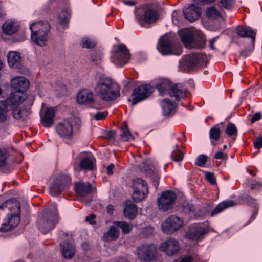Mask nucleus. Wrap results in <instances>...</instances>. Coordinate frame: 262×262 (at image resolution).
<instances>
[{"instance_id": "1", "label": "nucleus", "mask_w": 262, "mask_h": 262, "mask_svg": "<svg viewBox=\"0 0 262 262\" xmlns=\"http://www.w3.org/2000/svg\"><path fill=\"white\" fill-rule=\"evenodd\" d=\"M95 95L104 101H114L120 96V87L108 77L96 76L92 82Z\"/></svg>"}, {"instance_id": "2", "label": "nucleus", "mask_w": 262, "mask_h": 262, "mask_svg": "<svg viewBox=\"0 0 262 262\" xmlns=\"http://www.w3.org/2000/svg\"><path fill=\"white\" fill-rule=\"evenodd\" d=\"M135 13L137 21L143 27L146 24L156 23L159 17L157 6L154 3L140 6L136 10Z\"/></svg>"}, {"instance_id": "3", "label": "nucleus", "mask_w": 262, "mask_h": 262, "mask_svg": "<svg viewBox=\"0 0 262 262\" xmlns=\"http://www.w3.org/2000/svg\"><path fill=\"white\" fill-rule=\"evenodd\" d=\"M59 221L57 206L52 204L43 213V217L38 222V228L41 233L46 234L53 230Z\"/></svg>"}, {"instance_id": "4", "label": "nucleus", "mask_w": 262, "mask_h": 262, "mask_svg": "<svg viewBox=\"0 0 262 262\" xmlns=\"http://www.w3.org/2000/svg\"><path fill=\"white\" fill-rule=\"evenodd\" d=\"M31 31V39L36 45L44 46L46 45L50 25L47 22L38 21L30 25Z\"/></svg>"}, {"instance_id": "5", "label": "nucleus", "mask_w": 262, "mask_h": 262, "mask_svg": "<svg viewBox=\"0 0 262 262\" xmlns=\"http://www.w3.org/2000/svg\"><path fill=\"white\" fill-rule=\"evenodd\" d=\"M206 55L201 53H192L185 56L180 62V66L186 71H190L198 66L206 64Z\"/></svg>"}, {"instance_id": "6", "label": "nucleus", "mask_w": 262, "mask_h": 262, "mask_svg": "<svg viewBox=\"0 0 262 262\" xmlns=\"http://www.w3.org/2000/svg\"><path fill=\"white\" fill-rule=\"evenodd\" d=\"M156 87L161 95L168 93L171 97H174L177 101L185 97L186 91L180 84L171 86L168 81L164 80L157 84Z\"/></svg>"}, {"instance_id": "7", "label": "nucleus", "mask_w": 262, "mask_h": 262, "mask_svg": "<svg viewBox=\"0 0 262 262\" xmlns=\"http://www.w3.org/2000/svg\"><path fill=\"white\" fill-rule=\"evenodd\" d=\"M133 192L132 196L136 202L144 200L149 193V188L146 181L141 178H136L133 182Z\"/></svg>"}, {"instance_id": "8", "label": "nucleus", "mask_w": 262, "mask_h": 262, "mask_svg": "<svg viewBox=\"0 0 262 262\" xmlns=\"http://www.w3.org/2000/svg\"><path fill=\"white\" fill-rule=\"evenodd\" d=\"M159 52L164 56L169 55H180L182 52V47L180 44L172 46L170 41L166 37H161L157 45Z\"/></svg>"}, {"instance_id": "9", "label": "nucleus", "mask_w": 262, "mask_h": 262, "mask_svg": "<svg viewBox=\"0 0 262 262\" xmlns=\"http://www.w3.org/2000/svg\"><path fill=\"white\" fill-rule=\"evenodd\" d=\"M129 58V51L126 45L120 44L112 53L111 60L116 66L122 67L128 62Z\"/></svg>"}, {"instance_id": "10", "label": "nucleus", "mask_w": 262, "mask_h": 262, "mask_svg": "<svg viewBox=\"0 0 262 262\" xmlns=\"http://www.w3.org/2000/svg\"><path fill=\"white\" fill-rule=\"evenodd\" d=\"M138 259L142 261L150 262L156 258L157 249L154 244H142L137 248Z\"/></svg>"}, {"instance_id": "11", "label": "nucleus", "mask_w": 262, "mask_h": 262, "mask_svg": "<svg viewBox=\"0 0 262 262\" xmlns=\"http://www.w3.org/2000/svg\"><path fill=\"white\" fill-rule=\"evenodd\" d=\"M70 178L67 175H61L54 181L50 187V194L56 196L64 190L68 189L70 185Z\"/></svg>"}, {"instance_id": "12", "label": "nucleus", "mask_w": 262, "mask_h": 262, "mask_svg": "<svg viewBox=\"0 0 262 262\" xmlns=\"http://www.w3.org/2000/svg\"><path fill=\"white\" fill-rule=\"evenodd\" d=\"M177 198L174 192L166 190L161 193L158 200V206L160 210L166 211L173 208Z\"/></svg>"}, {"instance_id": "13", "label": "nucleus", "mask_w": 262, "mask_h": 262, "mask_svg": "<svg viewBox=\"0 0 262 262\" xmlns=\"http://www.w3.org/2000/svg\"><path fill=\"white\" fill-rule=\"evenodd\" d=\"M16 208V212L8 216L7 219L4 220L0 228V231L7 232L16 227L20 220V205L19 203L15 205Z\"/></svg>"}, {"instance_id": "14", "label": "nucleus", "mask_w": 262, "mask_h": 262, "mask_svg": "<svg viewBox=\"0 0 262 262\" xmlns=\"http://www.w3.org/2000/svg\"><path fill=\"white\" fill-rule=\"evenodd\" d=\"M183 220L176 215H170L162 224L164 233L172 234L179 230L183 225Z\"/></svg>"}, {"instance_id": "15", "label": "nucleus", "mask_w": 262, "mask_h": 262, "mask_svg": "<svg viewBox=\"0 0 262 262\" xmlns=\"http://www.w3.org/2000/svg\"><path fill=\"white\" fill-rule=\"evenodd\" d=\"M155 88L149 84H143L138 86L133 91V105L146 99L154 91Z\"/></svg>"}, {"instance_id": "16", "label": "nucleus", "mask_w": 262, "mask_h": 262, "mask_svg": "<svg viewBox=\"0 0 262 262\" xmlns=\"http://www.w3.org/2000/svg\"><path fill=\"white\" fill-rule=\"evenodd\" d=\"M159 249L167 256H172L179 252L180 244L176 238H170L162 243L159 246Z\"/></svg>"}, {"instance_id": "17", "label": "nucleus", "mask_w": 262, "mask_h": 262, "mask_svg": "<svg viewBox=\"0 0 262 262\" xmlns=\"http://www.w3.org/2000/svg\"><path fill=\"white\" fill-rule=\"evenodd\" d=\"M208 229L202 223L194 224L191 230L186 234V237L191 240L198 241L204 237Z\"/></svg>"}, {"instance_id": "18", "label": "nucleus", "mask_w": 262, "mask_h": 262, "mask_svg": "<svg viewBox=\"0 0 262 262\" xmlns=\"http://www.w3.org/2000/svg\"><path fill=\"white\" fill-rule=\"evenodd\" d=\"M26 99V96L24 93L12 92L9 97L5 100L2 101L8 107L11 108L19 107L20 104Z\"/></svg>"}, {"instance_id": "19", "label": "nucleus", "mask_w": 262, "mask_h": 262, "mask_svg": "<svg viewBox=\"0 0 262 262\" xmlns=\"http://www.w3.org/2000/svg\"><path fill=\"white\" fill-rule=\"evenodd\" d=\"M29 80L24 76H15L11 79V86L15 92L24 93L29 87Z\"/></svg>"}, {"instance_id": "20", "label": "nucleus", "mask_w": 262, "mask_h": 262, "mask_svg": "<svg viewBox=\"0 0 262 262\" xmlns=\"http://www.w3.org/2000/svg\"><path fill=\"white\" fill-rule=\"evenodd\" d=\"M56 132L61 137L71 139L73 133V125L70 121L64 120L57 125Z\"/></svg>"}, {"instance_id": "21", "label": "nucleus", "mask_w": 262, "mask_h": 262, "mask_svg": "<svg viewBox=\"0 0 262 262\" xmlns=\"http://www.w3.org/2000/svg\"><path fill=\"white\" fill-rule=\"evenodd\" d=\"M183 14L187 20L190 22H193L201 16V9L198 6L192 4L184 9Z\"/></svg>"}, {"instance_id": "22", "label": "nucleus", "mask_w": 262, "mask_h": 262, "mask_svg": "<svg viewBox=\"0 0 262 262\" xmlns=\"http://www.w3.org/2000/svg\"><path fill=\"white\" fill-rule=\"evenodd\" d=\"M236 33L240 37L249 38L251 43L253 46L255 41L256 30L249 26H239L236 28Z\"/></svg>"}, {"instance_id": "23", "label": "nucleus", "mask_w": 262, "mask_h": 262, "mask_svg": "<svg viewBox=\"0 0 262 262\" xmlns=\"http://www.w3.org/2000/svg\"><path fill=\"white\" fill-rule=\"evenodd\" d=\"M77 100L80 104H92L95 102L92 92L86 89L80 91L77 95Z\"/></svg>"}, {"instance_id": "24", "label": "nucleus", "mask_w": 262, "mask_h": 262, "mask_svg": "<svg viewBox=\"0 0 262 262\" xmlns=\"http://www.w3.org/2000/svg\"><path fill=\"white\" fill-rule=\"evenodd\" d=\"M55 111L53 107L48 108L44 115L41 117V123L45 127H51L54 123Z\"/></svg>"}, {"instance_id": "25", "label": "nucleus", "mask_w": 262, "mask_h": 262, "mask_svg": "<svg viewBox=\"0 0 262 262\" xmlns=\"http://www.w3.org/2000/svg\"><path fill=\"white\" fill-rule=\"evenodd\" d=\"M8 63L11 68L17 69L21 64V57L19 53L10 51L7 55Z\"/></svg>"}, {"instance_id": "26", "label": "nucleus", "mask_w": 262, "mask_h": 262, "mask_svg": "<svg viewBox=\"0 0 262 262\" xmlns=\"http://www.w3.org/2000/svg\"><path fill=\"white\" fill-rule=\"evenodd\" d=\"M123 212L126 218L133 220L138 213L137 206L131 201L128 200L125 203Z\"/></svg>"}, {"instance_id": "27", "label": "nucleus", "mask_w": 262, "mask_h": 262, "mask_svg": "<svg viewBox=\"0 0 262 262\" xmlns=\"http://www.w3.org/2000/svg\"><path fill=\"white\" fill-rule=\"evenodd\" d=\"M75 191L79 195L84 197L90 193L92 191V187L90 183L79 182L75 184Z\"/></svg>"}, {"instance_id": "28", "label": "nucleus", "mask_w": 262, "mask_h": 262, "mask_svg": "<svg viewBox=\"0 0 262 262\" xmlns=\"http://www.w3.org/2000/svg\"><path fill=\"white\" fill-rule=\"evenodd\" d=\"M60 247L62 255L67 259L72 258L75 255V247L68 241H64L60 243Z\"/></svg>"}, {"instance_id": "29", "label": "nucleus", "mask_w": 262, "mask_h": 262, "mask_svg": "<svg viewBox=\"0 0 262 262\" xmlns=\"http://www.w3.org/2000/svg\"><path fill=\"white\" fill-rule=\"evenodd\" d=\"M30 108L31 106L24 108L16 107L11 108L13 118L17 120H25L30 114Z\"/></svg>"}, {"instance_id": "30", "label": "nucleus", "mask_w": 262, "mask_h": 262, "mask_svg": "<svg viewBox=\"0 0 262 262\" xmlns=\"http://www.w3.org/2000/svg\"><path fill=\"white\" fill-rule=\"evenodd\" d=\"M235 205L234 201L231 200L224 201L216 205L215 208L210 212V215L212 217H214L219 213L223 212L225 209L233 206Z\"/></svg>"}, {"instance_id": "31", "label": "nucleus", "mask_w": 262, "mask_h": 262, "mask_svg": "<svg viewBox=\"0 0 262 262\" xmlns=\"http://www.w3.org/2000/svg\"><path fill=\"white\" fill-rule=\"evenodd\" d=\"M92 156H85L81 158L79 163L81 170L84 171H92L95 169V165L93 162Z\"/></svg>"}, {"instance_id": "32", "label": "nucleus", "mask_w": 262, "mask_h": 262, "mask_svg": "<svg viewBox=\"0 0 262 262\" xmlns=\"http://www.w3.org/2000/svg\"><path fill=\"white\" fill-rule=\"evenodd\" d=\"M160 105L163 110L164 116H168L171 114L176 107V103H172L169 99H164L161 101Z\"/></svg>"}, {"instance_id": "33", "label": "nucleus", "mask_w": 262, "mask_h": 262, "mask_svg": "<svg viewBox=\"0 0 262 262\" xmlns=\"http://www.w3.org/2000/svg\"><path fill=\"white\" fill-rule=\"evenodd\" d=\"M120 234L118 227L114 224L111 226L107 232L104 235V239L106 241L117 239Z\"/></svg>"}, {"instance_id": "34", "label": "nucleus", "mask_w": 262, "mask_h": 262, "mask_svg": "<svg viewBox=\"0 0 262 262\" xmlns=\"http://www.w3.org/2000/svg\"><path fill=\"white\" fill-rule=\"evenodd\" d=\"M70 17L71 13L70 11L67 9L63 10L59 13L58 17V22L59 25L64 29L69 22Z\"/></svg>"}, {"instance_id": "35", "label": "nucleus", "mask_w": 262, "mask_h": 262, "mask_svg": "<svg viewBox=\"0 0 262 262\" xmlns=\"http://www.w3.org/2000/svg\"><path fill=\"white\" fill-rule=\"evenodd\" d=\"M18 29V26L13 22H5L2 26L3 32L8 35L13 34Z\"/></svg>"}, {"instance_id": "36", "label": "nucleus", "mask_w": 262, "mask_h": 262, "mask_svg": "<svg viewBox=\"0 0 262 262\" xmlns=\"http://www.w3.org/2000/svg\"><path fill=\"white\" fill-rule=\"evenodd\" d=\"M114 224L118 228H120L122 232L124 234H128L133 229L132 225H130L129 223L124 221H115Z\"/></svg>"}, {"instance_id": "37", "label": "nucleus", "mask_w": 262, "mask_h": 262, "mask_svg": "<svg viewBox=\"0 0 262 262\" xmlns=\"http://www.w3.org/2000/svg\"><path fill=\"white\" fill-rule=\"evenodd\" d=\"M221 135V130L219 127L214 126L211 127L209 131V138L211 144L213 146H216V144L213 141H217L219 139Z\"/></svg>"}, {"instance_id": "38", "label": "nucleus", "mask_w": 262, "mask_h": 262, "mask_svg": "<svg viewBox=\"0 0 262 262\" xmlns=\"http://www.w3.org/2000/svg\"><path fill=\"white\" fill-rule=\"evenodd\" d=\"M206 14L208 18L212 20L222 17L221 13L214 7L208 8L206 11Z\"/></svg>"}, {"instance_id": "39", "label": "nucleus", "mask_w": 262, "mask_h": 262, "mask_svg": "<svg viewBox=\"0 0 262 262\" xmlns=\"http://www.w3.org/2000/svg\"><path fill=\"white\" fill-rule=\"evenodd\" d=\"M120 138L124 141H127L134 139V137L132 135L126 124L122 128Z\"/></svg>"}, {"instance_id": "40", "label": "nucleus", "mask_w": 262, "mask_h": 262, "mask_svg": "<svg viewBox=\"0 0 262 262\" xmlns=\"http://www.w3.org/2000/svg\"><path fill=\"white\" fill-rule=\"evenodd\" d=\"M179 145H176L175 149L171 152L170 155L171 159L175 162H180L182 160L184 154L183 153L178 149Z\"/></svg>"}, {"instance_id": "41", "label": "nucleus", "mask_w": 262, "mask_h": 262, "mask_svg": "<svg viewBox=\"0 0 262 262\" xmlns=\"http://www.w3.org/2000/svg\"><path fill=\"white\" fill-rule=\"evenodd\" d=\"M8 107L2 101H0V122H4L8 119L7 112Z\"/></svg>"}, {"instance_id": "42", "label": "nucleus", "mask_w": 262, "mask_h": 262, "mask_svg": "<svg viewBox=\"0 0 262 262\" xmlns=\"http://www.w3.org/2000/svg\"><path fill=\"white\" fill-rule=\"evenodd\" d=\"M225 132L230 136H234L233 137V139L234 140L237 136V129L233 123H229L226 127Z\"/></svg>"}, {"instance_id": "43", "label": "nucleus", "mask_w": 262, "mask_h": 262, "mask_svg": "<svg viewBox=\"0 0 262 262\" xmlns=\"http://www.w3.org/2000/svg\"><path fill=\"white\" fill-rule=\"evenodd\" d=\"M193 35L191 32H185L181 37V41L186 46H189L193 40Z\"/></svg>"}, {"instance_id": "44", "label": "nucleus", "mask_w": 262, "mask_h": 262, "mask_svg": "<svg viewBox=\"0 0 262 262\" xmlns=\"http://www.w3.org/2000/svg\"><path fill=\"white\" fill-rule=\"evenodd\" d=\"M234 5V0H220L219 5L220 8L226 9H231Z\"/></svg>"}, {"instance_id": "45", "label": "nucleus", "mask_w": 262, "mask_h": 262, "mask_svg": "<svg viewBox=\"0 0 262 262\" xmlns=\"http://www.w3.org/2000/svg\"><path fill=\"white\" fill-rule=\"evenodd\" d=\"M8 157V154L6 149H0V168L6 165Z\"/></svg>"}, {"instance_id": "46", "label": "nucleus", "mask_w": 262, "mask_h": 262, "mask_svg": "<svg viewBox=\"0 0 262 262\" xmlns=\"http://www.w3.org/2000/svg\"><path fill=\"white\" fill-rule=\"evenodd\" d=\"M81 45L83 48H92L95 46L96 42L92 39L85 37L81 40Z\"/></svg>"}, {"instance_id": "47", "label": "nucleus", "mask_w": 262, "mask_h": 262, "mask_svg": "<svg viewBox=\"0 0 262 262\" xmlns=\"http://www.w3.org/2000/svg\"><path fill=\"white\" fill-rule=\"evenodd\" d=\"M207 160V156L206 155L203 154L200 155L196 159L195 164L198 166L202 167L206 163Z\"/></svg>"}, {"instance_id": "48", "label": "nucleus", "mask_w": 262, "mask_h": 262, "mask_svg": "<svg viewBox=\"0 0 262 262\" xmlns=\"http://www.w3.org/2000/svg\"><path fill=\"white\" fill-rule=\"evenodd\" d=\"M182 210L185 213H189L194 210V207L192 204L184 203L182 204Z\"/></svg>"}, {"instance_id": "49", "label": "nucleus", "mask_w": 262, "mask_h": 262, "mask_svg": "<svg viewBox=\"0 0 262 262\" xmlns=\"http://www.w3.org/2000/svg\"><path fill=\"white\" fill-rule=\"evenodd\" d=\"M205 177L207 180L211 184L214 185L216 183V179L214 174L211 172H207L205 173Z\"/></svg>"}, {"instance_id": "50", "label": "nucleus", "mask_w": 262, "mask_h": 262, "mask_svg": "<svg viewBox=\"0 0 262 262\" xmlns=\"http://www.w3.org/2000/svg\"><path fill=\"white\" fill-rule=\"evenodd\" d=\"M243 201L247 204L254 205V207L257 206L256 200L251 196L247 195L245 196L243 199Z\"/></svg>"}, {"instance_id": "51", "label": "nucleus", "mask_w": 262, "mask_h": 262, "mask_svg": "<svg viewBox=\"0 0 262 262\" xmlns=\"http://www.w3.org/2000/svg\"><path fill=\"white\" fill-rule=\"evenodd\" d=\"M107 113L105 112L98 111L94 115V118L96 120H101L105 119Z\"/></svg>"}, {"instance_id": "52", "label": "nucleus", "mask_w": 262, "mask_h": 262, "mask_svg": "<svg viewBox=\"0 0 262 262\" xmlns=\"http://www.w3.org/2000/svg\"><path fill=\"white\" fill-rule=\"evenodd\" d=\"M253 145L255 149L262 148V136H259L253 142Z\"/></svg>"}, {"instance_id": "53", "label": "nucleus", "mask_w": 262, "mask_h": 262, "mask_svg": "<svg viewBox=\"0 0 262 262\" xmlns=\"http://www.w3.org/2000/svg\"><path fill=\"white\" fill-rule=\"evenodd\" d=\"M254 48V46H252L251 49H244L243 51L240 52V56L243 57L244 58H246L247 56H249L253 51V49Z\"/></svg>"}, {"instance_id": "54", "label": "nucleus", "mask_w": 262, "mask_h": 262, "mask_svg": "<svg viewBox=\"0 0 262 262\" xmlns=\"http://www.w3.org/2000/svg\"><path fill=\"white\" fill-rule=\"evenodd\" d=\"M262 186V183L259 181H253L251 184V189L252 190H258Z\"/></svg>"}, {"instance_id": "55", "label": "nucleus", "mask_w": 262, "mask_h": 262, "mask_svg": "<svg viewBox=\"0 0 262 262\" xmlns=\"http://www.w3.org/2000/svg\"><path fill=\"white\" fill-rule=\"evenodd\" d=\"M261 117V114L259 112L254 113L251 118V122L253 123L256 121L260 120Z\"/></svg>"}, {"instance_id": "56", "label": "nucleus", "mask_w": 262, "mask_h": 262, "mask_svg": "<svg viewBox=\"0 0 262 262\" xmlns=\"http://www.w3.org/2000/svg\"><path fill=\"white\" fill-rule=\"evenodd\" d=\"M227 155H224L222 151H217L214 156V158L216 159H227Z\"/></svg>"}, {"instance_id": "57", "label": "nucleus", "mask_w": 262, "mask_h": 262, "mask_svg": "<svg viewBox=\"0 0 262 262\" xmlns=\"http://www.w3.org/2000/svg\"><path fill=\"white\" fill-rule=\"evenodd\" d=\"M114 168V164L113 163L110 164L106 168L107 173L108 175H112L113 173V169Z\"/></svg>"}, {"instance_id": "58", "label": "nucleus", "mask_w": 262, "mask_h": 262, "mask_svg": "<svg viewBox=\"0 0 262 262\" xmlns=\"http://www.w3.org/2000/svg\"><path fill=\"white\" fill-rule=\"evenodd\" d=\"M95 218V215H92L91 216H88L85 218V220L88 222H89L91 224H94L96 223V222L94 221V219Z\"/></svg>"}, {"instance_id": "59", "label": "nucleus", "mask_w": 262, "mask_h": 262, "mask_svg": "<svg viewBox=\"0 0 262 262\" xmlns=\"http://www.w3.org/2000/svg\"><path fill=\"white\" fill-rule=\"evenodd\" d=\"M258 207L257 206H254V210L251 216V218H250V221L254 220V219H255V217H256L257 216V212H258Z\"/></svg>"}, {"instance_id": "60", "label": "nucleus", "mask_w": 262, "mask_h": 262, "mask_svg": "<svg viewBox=\"0 0 262 262\" xmlns=\"http://www.w3.org/2000/svg\"><path fill=\"white\" fill-rule=\"evenodd\" d=\"M114 206L111 204H109L106 207V212L107 213L110 214L112 215L114 212Z\"/></svg>"}, {"instance_id": "61", "label": "nucleus", "mask_w": 262, "mask_h": 262, "mask_svg": "<svg viewBox=\"0 0 262 262\" xmlns=\"http://www.w3.org/2000/svg\"><path fill=\"white\" fill-rule=\"evenodd\" d=\"M218 38V36H215L212 38L209 42V47L212 50H215V48L214 47L213 44L216 41V39Z\"/></svg>"}, {"instance_id": "62", "label": "nucleus", "mask_w": 262, "mask_h": 262, "mask_svg": "<svg viewBox=\"0 0 262 262\" xmlns=\"http://www.w3.org/2000/svg\"><path fill=\"white\" fill-rule=\"evenodd\" d=\"M113 262H129L125 258L122 257H119L115 258Z\"/></svg>"}, {"instance_id": "63", "label": "nucleus", "mask_w": 262, "mask_h": 262, "mask_svg": "<svg viewBox=\"0 0 262 262\" xmlns=\"http://www.w3.org/2000/svg\"><path fill=\"white\" fill-rule=\"evenodd\" d=\"M180 262H192V257L191 256L183 257Z\"/></svg>"}, {"instance_id": "64", "label": "nucleus", "mask_w": 262, "mask_h": 262, "mask_svg": "<svg viewBox=\"0 0 262 262\" xmlns=\"http://www.w3.org/2000/svg\"><path fill=\"white\" fill-rule=\"evenodd\" d=\"M81 247L84 251H87L89 249V245L86 242H83L81 244Z\"/></svg>"}]
</instances>
